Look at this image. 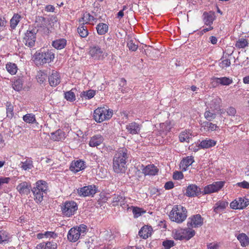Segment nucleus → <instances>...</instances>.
<instances>
[{
    "label": "nucleus",
    "instance_id": "nucleus-1",
    "mask_svg": "<svg viewBox=\"0 0 249 249\" xmlns=\"http://www.w3.org/2000/svg\"><path fill=\"white\" fill-rule=\"evenodd\" d=\"M128 155L126 148H119L113 159V169L115 173H123L126 169V160Z\"/></svg>",
    "mask_w": 249,
    "mask_h": 249
},
{
    "label": "nucleus",
    "instance_id": "nucleus-2",
    "mask_svg": "<svg viewBox=\"0 0 249 249\" xmlns=\"http://www.w3.org/2000/svg\"><path fill=\"white\" fill-rule=\"evenodd\" d=\"M47 184L45 181L39 180L36 182L35 186L31 189L36 203H40L43 201L44 197L47 195Z\"/></svg>",
    "mask_w": 249,
    "mask_h": 249
},
{
    "label": "nucleus",
    "instance_id": "nucleus-3",
    "mask_svg": "<svg viewBox=\"0 0 249 249\" xmlns=\"http://www.w3.org/2000/svg\"><path fill=\"white\" fill-rule=\"evenodd\" d=\"M187 216L186 209L180 205H175L169 213L170 219L177 223H181Z\"/></svg>",
    "mask_w": 249,
    "mask_h": 249
},
{
    "label": "nucleus",
    "instance_id": "nucleus-4",
    "mask_svg": "<svg viewBox=\"0 0 249 249\" xmlns=\"http://www.w3.org/2000/svg\"><path fill=\"white\" fill-rule=\"evenodd\" d=\"M196 234L195 231L190 227L184 228H178L173 231V237L176 240H189Z\"/></svg>",
    "mask_w": 249,
    "mask_h": 249
},
{
    "label": "nucleus",
    "instance_id": "nucleus-5",
    "mask_svg": "<svg viewBox=\"0 0 249 249\" xmlns=\"http://www.w3.org/2000/svg\"><path fill=\"white\" fill-rule=\"evenodd\" d=\"M87 231V227L84 224H81L79 226L71 228L68 233V239L71 241L75 242L77 241L80 236H84Z\"/></svg>",
    "mask_w": 249,
    "mask_h": 249
},
{
    "label": "nucleus",
    "instance_id": "nucleus-6",
    "mask_svg": "<svg viewBox=\"0 0 249 249\" xmlns=\"http://www.w3.org/2000/svg\"><path fill=\"white\" fill-rule=\"evenodd\" d=\"M34 61L36 65H41L53 61L54 54L51 50L46 52H37L34 54Z\"/></svg>",
    "mask_w": 249,
    "mask_h": 249
},
{
    "label": "nucleus",
    "instance_id": "nucleus-7",
    "mask_svg": "<svg viewBox=\"0 0 249 249\" xmlns=\"http://www.w3.org/2000/svg\"><path fill=\"white\" fill-rule=\"evenodd\" d=\"M112 110L105 107H98L94 111L93 118L98 123H101L110 119L112 116Z\"/></svg>",
    "mask_w": 249,
    "mask_h": 249
},
{
    "label": "nucleus",
    "instance_id": "nucleus-8",
    "mask_svg": "<svg viewBox=\"0 0 249 249\" xmlns=\"http://www.w3.org/2000/svg\"><path fill=\"white\" fill-rule=\"evenodd\" d=\"M78 210V205L74 201H67L61 206L62 214L67 217H71L74 215Z\"/></svg>",
    "mask_w": 249,
    "mask_h": 249
},
{
    "label": "nucleus",
    "instance_id": "nucleus-9",
    "mask_svg": "<svg viewBox=\"0 0 249 249\" xmlns=\"http://www.w3.org/2000/svg\"><path fill=\"white\" fill-rule=\"evenodd\" d=\"M98 188L94 185L86 186L77 189L76 192L80 196H93L97 192Z\"/></svg>",
    "mask_w": 249,
    "mask_h": 249
},
{
    "label": "nucleus",
    "instance_id": "nucleus-10",
    "mask_svg": "<svg viewBox=\"0 0 249 249\" xmlns=\"http://www.w3.org/2000/svg\"><path fill=\"white\" fill-rule=\"evenodd\" d=\"M37 30L33 29L31 30H28L25 34L23 42L25 45L29 47H33L35 44L36 41V34Z\"/></svg>",
    "mask_w": 249,
    "mask_h": 249
},
{
    "label": "nucleus",
    "instance_id": "nucleus-11",
    "mask_svg": "<svg viewBox=\"0 0 249 249\" xmlns=\"http://www.w3.org/2000/svg\"><path fill=\"white\" fill-rule=\"evenodd\" d=\"M223 181H216L206 186L202 192L203 195L210 194L220 190L224 186Z\"/></svg>",
    "mask_w": 249,
    "mask_h": 249
},
{
    "label": "nucleus",
    "instance_id": "nucleus-12",
    "mask_svg": "<svg viewBox=\"0 0 249 249\" xmlns=\"http://www.w3.org/2000/svg\"><path fill=\"white\" fill-rule=\"evenodd\" d=\"M203 224V218L199 214L192 215L188 219L187 225L191 228H196Z\"/></svg>",
    "mask_w": 249,
    "mask_h": 249
},
{
    "label": "nucleus",
    "instance_id": "nucleus-13",
    "mask_svg": "<svg viewBox=\"0 0 249 249\" xmlns=\"http://www.w3.org/2000/svg\"><path fill=\"white\" fill-rule=\"evenodd\" d=\"M89 54L93 59L96 60H102L107 56L102 49L97 46L91 47Z\"/></svg>",
    "mask_w": 249,
    "mask_h": 249
},
{
    "label": "nucleus",
    "instance_id": "nucleus-14",
    "mask_svg": "<svg viewBox=\"0 0 249 249\" xmlns=\"http://www.w3.org/2000/svg\"><path fill=\"white\" fill-rule=\"evenodd\" d=\"M249 201L245 197H239L230 203V207L232 209H243L249 205Z\"/></svg>",
    "mask_w": 249,
    "mask_h": 249
},
{
    "label": "nucleus",
    "instance_id": "nucleus-15",
    "mask_svg": "<svg viewBox=\"0 0 249 249\" xmlns=\"http://www.w3.org/2000/svg\"><path fill=\"white\" fill-rule=\"evenodd\" d=\"M142 127V124H138L135 122L129 123L125 126L127 132L132 135L139 134Z\"/></svg>",
    "mask_w": 249,
    "mask_h": 249
},
{
    "label": "nucleus",
    "instance_id": "nucleus-16",
    "mask_svg": "<svg viewBox=\"0 0 249 249\" xmlns=\"http://www.w3.org/2000/svg\"><path fill=\"white\" fill-rule=\"evenodd\" d=\"M210 103L209 101L206 102L208 104V107L213 110V111H218L220 109V105L222 100L219 97H211L210 99Z\"/></svg>",
    "mask_w": 249,
    "mask_h": 249
},
{
    "label": "nucleus",
    "instance_id": "nucleus-17",
    "mask_svg": "<svg viewBox=\"0 0 249 249\" xmlns=\"http://www.w3.org/2000/svg\"><path fill=\"white\" fill-rule=\"evenodd\" d=\"M86 168V164L84 161L77 160L73 161L71 164L70 169L74 173H77L84 170Z\"/></svg>",
    "mask_w": 249,
    "mask_h": 249
},
{
    "label": "nucleus",
    "instance_id": "nucleus-18",
    "mask_svg": "<svg viewBox=\"0 0 249 249\" xmlns=\"http://www.w3.org/2000/svg\"><path fill=\"white\" fill-rule=\"evenodd\" d=\"M202 194L200 188L195 184L189 185L186 189V195L189 197H195Z\"/></svg>",
    "mask_w": 249,
    "mask_h": 249
},
{
    "label": "nucleus",
    "instance_id": "nucleus-19",
    "mask_svg": "<svg viewBox=\"0 0 249 249\" xmlns=\"http://www.w3.org/2000/svg\"><path fill=\"white\" fill-rule=\"evenodd\" d=\"M31 189V185L26 181L22 182L18 185L16 187L17 191L21 196L28 195L30 193Z\"/></svg>",
    "mask_w": 249,
    "mask_h": 249
},
{
    "label": "nucleus",
    "instance_id": "nucleus-20",
    "mask_svg": "<svg viewBox=\"0 0 249 249\" xmlns=\"http://www.w3.org/2000/svg\"><path fill=\"white\" fill-rule=\"evenodd\" d=\"M142 172L145 176H155L159 171L158 168L154 164H149L145 167L142 165Z\"/></svg>",
    "mask_w": 249,
    "mask_h": 249
},
{
    "label": "nucleus",
    "instance_id": "nucleus-21",
    "mask_svg": "<svg viewBox=\"0 0 249 249\" xmlns=\"http://www.w3.org/2000/svg\"><path fill=\"white\" fill-rule=\"evenodd\" d=\"M57 242L54 240H52L38 244L36 249H57Z\"/></svg>",
    "mask_w": 249,
    "mask_h": 249
},
{
    "label": "nucleus",
    "instance_id": "nucleus-22",
    "mask_svg": "<svg viewBox=\"0 0 249 249\" xmlns=\"http://www.w3.org/2000/svg\"><path fill=\"white\" fill-rule=\"evenodd\" d=\"M153 229L151 226L144 225L140 230L139 235L142 238L146 239L150 237L152 233Z\"/></svg>",
    "mask_w": 249,
    "mask_h": 249
},
{
    "label": "nucleus",
    "instance_id": "nucleus-23",
    "mask_svg": "<svg viewBox=\"0 0 249 249\" xmlns=\"http://www.w3.org/2000/svg\"><path fill=\"white\" fill-rule=\"evenodd\" d=\"M216 144V141L210 139H206L202 141L199 145H198V148L196 149V150H198L200 149H207L210 148L212 147L215 146Z\"/></svg>",
    "mask_w": 249,
    "mask_h": 249
},
{
    "label": "nucleus",
    "instance_id": "nucleus-24",
    "mask_svg": "<svg viewBox=\"0 0 249 249\" xmlns=\"http://www.w3.org/2000/svg\"><path fill=\"white\" fill-rule=\"evenodd\" d=\"M194 134H193L191 130H185L182 131L179 135V141L182 142H189V141L194 137Z\"/></svg>",
    "mask_w": 249,
    "mask_h": 249
},
{
    "label": "nucleus",
    "instance_id": "nucleus-25",
    "mask_svg": "<svg viewBox=\"0 0 249 249\" xmlns=\"http://www.w3.org/2000/svg\"><path fill=\"white\" fill-rule=\"evenodd\" d=\"M49 82L51 86H56L60 83V76L59 73L55 71H53L51 75L49 77Z\"/></svg>",
    "mask_w": 249,
    "mask_h": 249
},
{
    "label": "nucleus",
    "instance_id": "nucleus-26",
    "mask_svg": "<svg viewBox=\"0 0 249 249\" xmlns=\"http://www.w3.org/2000/svg\"><path fill=\"white\" fill-rule=\"evenodd\" d=\"M194 162L192 156H187L182 159L179 164L180 168L183 171L187 170L188 167Z\"/></svg>",
    "mask_w": 249,
    "mask_h": 249
},
{
    "label": "nucleus",
    "instance_id": "nucleus-27",
    "mask_svg": "<svg viewBox=\"0 0 249 249\" xmlns=\"http://www.w3.org/2000/svg\"><path fill=\"white\" fill-rule=\"evenodd\" d=\"M51 139L54 141H60L66 138V134L61 129H58L54 132L51 133Z\"/></svg>",
    "mask_w": 249,
    "mask_h": 249
},
{
    "label": "nucleus",
    "instance_id": "nucleus-28",
    "mask_svg": "<svg viewBox=\"0 0 249 249\" xmlns=\"http://www.w3.org/2000/svg\"><path fill=\"white\" fill-rule=\"evenodd\" d=\"M104 138L101 135H96L92 137L89 142V145L96 147L100 145L103 142Z\"/></svg>",
    "mask_w": 249,
    "mask_h": 249
},
{
    "label": "nucleus",
    "instance_id": "nucleus-29",
    "mask_svg": "<svg viewBox=\"0 0 249 249\" xmlns=\"http://www.w3.org/2000/svg\"><path fill=\"white\" fill-rule=\"evenodd\" d=\"M126 206L127 210H129V209L132 210L134 217L135 218L140 217L142 214H144L146 213V211H145L143 209L138 207L133 206L129 207L128 205H127Z\"/></svg>",
    "mask_w": 249,
    "mask_h": 249
},
{
    "label": "nucleus",
    "instance_id": "nucleus-30",
    "mask_svg": "<svg viewBox=\"0 0 249 249\" xmlns=\"http://www.w3.org/2000/svg\"><path fill=\"white\" fill-rule=\"evenodd\" d=\"M201 128L206 131H215L218 128V126L210 121H205L201 124Z\"/></svg>",
    "mask_w": 249,
    "mask_h": 249
},
{
    "label": "nucleus",
    "instance_id": "nucleus-31",
    "mask_svg": "<svg viewBox=\"0 0 249 249\" xmlns=\"http://www.w3.org/2000/svg\"><path fill=\"white\" fill-rule=\"evenodd\" d=\"M67 42L65 38L57 39L52 42V46L57 50H61L66 47Z\"/></svg>",
    "mask_w": 249,
    "mask_h": 249
},
{
    "label": "nucleus",
    "instance_id": "nucleus-32",
    "mask_svg": "<svg viewBox=\"0 0 249 249\" xmlns=\"http://www.w3.org/2000/svg\"><path fill=\"white\" fill-rule=\"evenodd\" d=\"M213 80L217 84H220L223 86H228L232 83V79L227 77L214 78Z\"/></svg>",
    "mask_w": 249,
    "mask_h": 249
},
{
    "label": "nucleus",
    "instance_id": "nucleus-33",
    "mask_svg": "<svg viewBox=\"0 0 249 249\" xmlns=\"http://www.w3.org/2000/svg\"><path fill=\"white\" fill-rule=\"evenodd\" d=\"M203 21L205 25L211 26L214 20L215 16L213 13L205 12L203 14Z\"/></svg>",
    "mask_w": 249,
    "mask_h": 249
},
{
    "label": "nucleus",
    "instance_id": "nucleus-34",
    "mask_svg": "<svg viewBox=\"0 0 249 249\" xmlns=\"http://www.w3.org/2000/svg\"><path fill=\"white\" fill-rule=\"evenodd\" d=\"M97 32L99 35H105L108 30V25L106 23H100L96 27Z\"/></svg>",
    "mask_w": 249,
    "mask_h": 249
},
{
    "label": "nucleus",
    "instance_id": "nucleus-35",
    "mask_svg": "<svg viewBox=\"0 0 249 249\" xmlns=\"http://www.w3.org/2000/svg\"><path fill=\"white\" fill-rule=\"evenodd\" d=\"M5 68L7 71L12 75L16 74L18 70L17 64L12 62H8L6 64Z\"/></svg>",
    "mask_w": 249,
    "mask_h": 249
},
{
    "label": "nucleus",
    "instance_id": "nucleus-36",
    "mask_svg": "<svg viewBox=\"0 0 249 249\" xmlns=\"http://www.w3.org/2000/svg\"><path fill=\"white\" fill-rule=\"evenodd\" d=\"M96 93V90L89 89L86 91H83L80 94V96L86 100H89L95 95Z\"/></svg>",
    "mask_w": 249,
    "mask_h": 249
},
{
    "label": "nucleus",
    "instance_id": "nucleus-37",
    "mask_svg": "<svg viewBox=\"0 0 249 249\" xmlns=\"http://www.w3.org/2000/svg\"><path fill=\"white\" fill-rule=\"evenodd\" d=\"M237 238L243 247H246L249 244V239L245 233H240L237 236Z\"/></svg>",
    "mask_w": 249,
    "mask_h": 249
},
{
    "label": "nucleus",
    "instance_id": "nucleus-38",
    "mask_svg": "<svg viewBox=\"0 0 249 249\" xmlns=\"http://www.w3.org/2000/svg\"><path fill=\"white\" fill-rule=\"evenodd\" d=\"M20 167L24 170L26 171L32 169L34 167L33 161L31 159H27L24 161L20 163Z\"/></svg>",
    "mask_w": 249,
    "mask_h": 249
},
{
    "label": "nucleus",
    "instance_id": "nucleus-39",
    "mask_svg": "<svg viewBox=\"0 0 249 249\" xmlns=\"http://www.w3.org/2000/svg\"><path fill=\"white\" fill-rule=\"evenodd\" d=\"M249 45V42L247 39L241 38L238 39L235 44V46L238 49H244Z\"/></svg>",
    "mask_w": 249,
    "mask_h": 249
},
{
    "label": "nucleus",
    "instance_id": "nucleus-40",
    "mask_svg": "<svg viewBox=\"0 0 249 249\" xmlns=\"http://www.w3.org/2000/svg\"><path fill=\"white\" fill-rule=\"evenodd\" d=\"M228 205V203L226 201H219L215 204L214 208V211L215 213H219L221 211L225 209Z\"/></svg>",
    "mask_w": 249,
    "mask_h": 249
},
{
    "label": "nucleus",
    "instance_id": "nucleus-41",
    "mask_svg": "<svg viewBox=\"0 0 249 249\" xmlns=\"http://www.w3.org/2000/svg\"><path fill=\"white\" fill-rule=\"evenodd\" d=\"M10 239V235L4 230L0 231V244H6Z\"/></svg>",
    "mask_w": 249,
    "mask_h": 249
},
{
    "label": "nucleus",
    "instance_id": "nucleus-42",
    "mask_svg": "<svg viewBox=\"0 0 249 249\" xmlns=\"http://www.w3.org/2000/svg\"><path fill=\"white\" fill-rule=\"evenodd\" d=\"M23 120L28 124H34L36 122L35 115L33 113H27L22 117Z\"/></svg>",
    "mask_w": 249,
    "mask_h": 249
},
{
    "label": "nucleus",
    "instance_id": "nucleus-43",
    "mask_svg": "<svg viewBox=\"0 0 249 249\" xmlns=\"http://www.w3.org/2000/svg\"><path fill=\"white\" fill-rule=\"evenodd\" d=\"M160 131L165 133L169 132L172 127L171 122L169 121H166L164 123L160 124Z\"/></svg>",
    "mask_w": 249,
    "mask_h": 249
},
{
    "label": "nucleus",
    "instance_id": "nucleus-44",
    "mask_svg": "<svg viewBox=\"0 0 249 249\" xmlns=\"http://www.w3.org/2000/svg\"><path fill=\"white\" fill-rule=\"evenodd\" d=\"M77 32L80 36L82 37H86L89 34L87 28L86 26L84 25V23L78 27Z\"/></svg>",
    "mask_w": 249,
    "mask_h": 249
},
{
    "label": "nucleus",
    "instance_id": "nucleus-45",
    "mask_svg": "<svg viewBox=\"0 0 249 249\" xmlns=\"http://www.w3.org/2000/svg\"><path fill=\"white\" fill-rule=\"evenodd\" d=\"M23 82L22 78H18L16 79L13 84V89L15 90L20 91L22 89Z\"/></svg>",
    "mask_w": 249,
    "mask_h": 249
},
{
    "label": "nucleus",
    "instance_id": "nucleus-46",
    "mask_svg": "<svg viewBox=\"0 0 249 249\" xmlns=\"http://www.w3.org/2000/svg\"><path fill=\"white\" fill-rule=\"evenodd\" d=\"M21 17L18 14H14L13 18L10 20L11 27L13 29L16 28L18 22H19Z\"/></svg>",
    "mask_w": 249,
    "mask_h": 249
},
{
    "label": "nucleus",
    "instance_id": "nucleus-47",
    "mask_svg": "<svg viewBox=\"0 0 249 249\" xmlns=\"http://www.w3.org/2000/svg\"><path fill=\"white\" fill-rule=\"evenodd\" d=\"M47 73L44 71H40L37 72L36 79L40 83H43L47 79Z\"/></svg>",
    "mask_w": 249,
    "mask_h": 249
},
{
    "label": "nucleus",
    "instance_id": "nucleus-48",
    "mask_svg": "<svg viewBox=\"0 0 249 249\" xmlns=\"http://www.w3.org/2000/svg\"><path fill=\"white\" fill-rule=\"evenodd\" d=\"M75 89H72L71 90L67 91L65 93V98L66 99L70 102H73L75 100V95L74 92Z\"/></svg>",
    "mask_w": 249,
    "mask_h": 249
},
{
    "label": "nucleus",
    "instance_id": "nucleus-49",
    "mask_svg": "<svg viewBox=\"0 0 249 249\" xmlns=\"http://www.w3.org/2000/svg\"><path fill=\"white\" fill-rule=\"evenodd\" d=\"M216 116L215 111L212 110V111L210 110H206L204 113V117L206 120L208 121H211L213 120Z\"/></svg>",
    "mask_w": 249,
    "mask_h": 249
},
{
    "label": "nucleus",
    "instance_id": "nucleus-50",
    "mask_svg": "<svg viewBox=\"0 0 249 249\" xmlns=\"http://www.w3.org/2000/svg\"><path fill=\"white\" fill-rule=\"evenodd\" d=\"M82 21L83 22L87 23L88 22H91L93 21L96 22V18H95L92 16L90 15L89 13H85L83 15L82 18Z\"/></svg>",
    "mask_w": 249,
    "mask_h": 249
},
{
    "label": "nucleus",
    "instance_id": "nucleus-51",
    "mask_svg": "<svg viewBox=\"0 0 249 249\" xmlns=\"http://www.w3.org/2000/svg\"><path fill=\"white\" fill-rule=\"evenodd\" d=\"M6 106L7 116L8 118H11L13 117V115H14V112H13L14 107H13V106L9 102H7L6 103Z\"/></svg>",
    "mask_w": 249,
    "mask_h": 249
},
{
    "label": "nucleus",
    "instance_id": "nucleus-52",
    "mask_svg": "<svg viewBox=\"0 0 249 249\" xmlns=\"http://www.w3.org/2000/svg\"><path fill=\"white\" fill-rule=\"evenodd\" d=\"M123 201V196L118 195H114L113 198L112 203L113 206L118 205L120 202H122Z\"/></svg>",
    "mask_w": 249,
    "mask_h": 249
},
{
    "label": "nucleus",
    "instance_id": "nucleus-53",
    "mask_svg": "<svg viewBox=\"0 0 249 249\" xmlns=\"http://www.w3.org/2000/svg\"><path fill=\"white\" fill-rule=\"evenodd\" d=\"M58 236L57 233L53 232L47 231L45 232V238H48L49 239H55Z\"/></svg>",
    "mask_w": 249,
    "mask_h": 249
},
{
    "label": "nucleus",
    "instance_id": "nucleus-54",
    "mask_svg": "<svg viewBox=\"0 0 249 249\" xmlns=\"http://www.w3.org/2000/svg\"><path fill=\"white\" fill-rule=\"evenodd\" d=\"M162 245L166 249H169L174 246L173 240H167L162 242Z\"/></svg>",
    "mask_w": 249,
    "mask_h": 249
},
{
    "label": "nucleus",
    "instance_id": "nucleus-55",
    "mask_svg": "<svg viewBox=\"0 0 249 249\" xmlns=\"http://www.w3.org/2000/svg\"><path fill=\"white\" fill-rule=\"evenodd\" d=\"M127 46L128 47L129 49L132 51H136L138 48V45L134 43L133 41L131 40L128 41L127 43Z\"/></svg>",
    "mask_w": 249,
    "mask_h": 249
},
{
    "label": "nucleus",
    "instance_id": "nucleus-56",
    "mask_svg": "<svg viewBox=\"0 0 249 249\" xmlns=\"http://www.w3.org/2000/svg\"><path fill=\"white\" fill-rule=\"evenodd\" d=\"M236 185L239 187L244 189H249V182L247 181L244 180L242 182H238L236 184Z\"/></svg>",
    "mask_w": 249,
    "mask_h": 249
},
{
    "label": "nucleus",
    "instance_id": "nucleus-57",
    "mask_svg": "<svg viewBox=\"0 0 249 249\" xmlns=\"http://www.w3.org/2000/svg\"><path fill=\"white\" fill-rule=\"evenodd\" d=\"M219 247V244L217 242L210 243L207 245L208 249H218Z\"/></svg>",
    "mask_w": 249,
    "mask_h": 249
},
{
    "label": "nucleus",
    "instance_id": "nucleus-58",
    "mask_svg": "<svg viewBox=\"0 0 249 249\" xmlns=\"http://www.w3.org/2000/svg\"><path fill=\"white\" fill-rule=\"evenodd\" d=\"M183 178V175L181 172L176 171L174 173L173 178L176 180L181 179Z\"/></svg>",
    "mask_w": 249,
    "mask_h": 249
},
{
    "label": "nucleus",
    "instance_id": "nucleus-59",
    "mask_svg": "<svg viewBox=\"0 0 249 249\" xmlns=\"http://www.w3.org/2000/svg\"><path fill=\"white\" fill-rule=\"evenodd\" d=\"M230 65L231 61L228 59H224L220 63V67L222 68L228 67L230 66Z\"/></svg>",
    "mask_w": 249,
    "mask_h": 249
},
{
    "label": "nucleus",
    "instance_id": "nucleus-60",
    "mask_svg": "<svg viewBox=\"0 0 249 249\" xmlns=\"http://www.w3.org/2000/svg\"><path fill=\"white\" fill-rule=\"evenodd\" d=\"M10 180V178L8 177H0V186L3 184H7Z\"/></svg>",
    "mask_w": 249,
    "mask_h": 249
},
{
    "label": "nucleus",
    "instance_id": "nucleus-61",
    "mask_svg": "<svg viewBox=\"0 0 249 249\" xmlns=\"http://www.w3.org/2000/svg\"><path fill=\"white\" fill-rule=\"evenodd\" d=\"M174 187V183L172 181H168L164 185V188L166 190H170Z\"/></svg>",
    "mask_w": 249,
    "mask_h": 249
},
{
    "label": "nucleus",
    "instance_id": "nucleus-62",
    "mask_svg": "<svg viewBox=\"0 0 249 249\" xmlns=\"http://www.w3.org/2000/svg\"><path fill=\"white\" fill-rule=\"evenodd\" d=\"M227 112L228 115L231 116H233L236 113V110L234 108L232 107H230L227 109Z\"/></svg>",
    "mask_w": 249,
    "mask_h": 249
},
{
    "label": "nucleus",
    "instance_id": "nucleus-63",
    "mask_svg": "<svg viewBox=\"0 0 249 249\" xmlns=\"http://www.w3.org/2000/svg\"><path fill=\"white\" fill-rule=\"evenodd\" d=\"M45 10L47 12H53L54 10V7L51 5H46Z\"/></svg>",
    "mask_w": 249,
    "mask_h": 249
},
{
    "label": "nucleus",
    "instance_id": "nucleus-64",
    "mask_svg": "<svg viewBox=\"0 0 249 249\" xmlns=\"http://www.w3.org/2000/svg\"><path fill=\"white\" fill-rule=\"evenodd\" d=\"M126 9V6H124L123 7V10L120 11L118 13V14H117V18H122L123 17V16L124 15V11Z\"/></svg>",
    "mask_w": 249,
    "mask_h": 249
}]
</instances>
